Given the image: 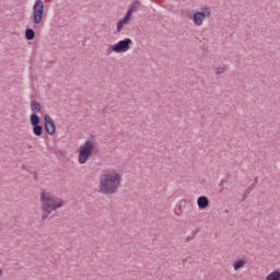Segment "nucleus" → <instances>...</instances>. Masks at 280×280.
Segmentation results:
<instances>
[{
    "label": "nucleus",
    "mask_w": 280,
    "mask_h": 280,
    "mask_svg": "<svg viewBox=\"0 0 280 280\" xmlns=\"http://www.w3.org/2000/svg\"><path fill=\"white\" fill-rule=\"evenodd\" d=\"M119 187H121V174L104 171L100 176L98 189L103 196H113L114 194H117Z\"/></svg>",
    "instance_id": "f257e3e1"
},
{
    "label": "nucleus",
    "mask_w": 280,
    "mask_h": 280,
    "mask_svg": "<svg viewBox=\"0 0 280 280\" xmlns=\"http://www.w3.org/2000/svg\"><path fill=\"white\" fill-rule=\"evenodd\" d=\"M39 199L42 202L43 222L51 215V211H57V209H61V207L65 206V201H62L61 198L51 195V192L42 191Z\"/></svg>",
    "instance_id": "f03ea898"
},
{
    "label": "nucleus",
    "mask_w": 280,
    "mask_h": 280,
    "mask_svg": "<svg viewBox=\"0 0 280 280\" xmlns=\"http://www.w3.org/2000/svg\"><path fill=\"white\" fill-rule=\"evenodd\" d=\"M100 149L95 147V142L93 140H86L83 145L80 147L79 150V163L84 165L93 154H97Z\"/></svg>",
    "instance_id": "7ed1b4c3"
},
{
    "label": "nucleus",
    "mask_w": 280,
    "mask_h": 280,
    "mask_svg": "<svg viewBox=\"0 0 280 280\" xmlns=\"http://www.w3.org/2000/svg\"><path fill=\"white\" fill-rule=\"evenodd\" d=\"M43 16H45V2L43 0H35L33 4V23L40 25L43 23Z\"/></svg>",
    "instance_id": "20e7f679"
},
{
    "label": "nucleus",
    "mask_w": 280,
    "mask_h": 280,
    "mask_svg": "<svg viewBox=\"0 0 280 280\" xmlns=\"http://www.w3.org/2000/svg\"><path fill=\"white\" fill-rule=\"evenodd\" d=\"M31 126H33V135L35 137H43L44 128L40 125V116L38 114L33 113L30 116Z\"/></svg>",
    "instance_id": "39448f33"
},
{
    "label": "nucleus",
    "mask_w": 280,
    "mask_h": 280,
    "mask_svg": "<svg viewBox=\"0 0 280 280\" xmlns=\"http://www.w3.org/2000/svg\"><path fill=\"white\" fill-rule=\"evenodd\" d=\"M130 47H132V39L126 37L114 44L113 49L115 50V54H126V51H129Z\"/></svg>",
    "instance_id": "423d86ee"
},
{
    "label": "nucleus",
    "mask_w": 280,
    "mask_h": 280,
    "mask_svg": "<svg viewBox=\"0 0 280 280\" xmlns=\"http://www.w3.org/2000/svg\"><path fill=\"white\" fill-rule=\"evenodd\" d=\"M209 16H211V9L206 7L205 11H198L194 13L192 21L196 25H202L205 19H209Z\"/></svg>",
    "instance_id": "0eeeda50"
},
{
    "label": "nucleus",
    "mask_w": 280,
    "mask_h": 280,
    "mask_svg": "<svg viewBox=\"0 0 280 280\" xmlns=\"http://www.w3.org/2000/svg\"><path fill=\"white\" fill-rule=\"evenodd\" d=\"M44 130L47 132V135H56V122L54 121V118L49 116V114L44 115Z\"/></svg>",
    "instance_id": "6e6552de"
},
{
    "label": "nucleus",
    "mask_w": 280,
    "mask_h": 280,
    "mask_svg": "<svg viewBox=\"0 0 280 280\" xmlns=\"http://www.w3.org/2000/svg\"><path fill=\"white\" fill-rule=\"evenodd\" d=\"M197 207L201 210L207 209V207H209V197H207V196L198 197Z\"/></svg>",
    "instance_id": "1a4fd4ad"
},
{
    "label": "nucleus",
    "mask_w": 280,
    "mask_h": 280,
    "mask_svg": "<svg viewBox=\"0 0 280 280\" xmlns=\"http://www.w3.org/2000/svg\"><path fill=\"white\" fill-rule=\"evenodd\" d=\"M24 36L26 40H34V38H36V32L34 28H26Z\"/></svg>",
    "instance_id": "9d476101"
},
{
    "label": "nucleus",
    "mask_w": 280,
    "mask_h": 280,
    "mask_svg": "<svg viewBox=\"0 0 280 280\" xmlns=\"http://www.w3.org/2000/svg\"><path fill=\"white\" fill-rule=\"evenodd\" d=\"M31 110L33 113H35V115H36V113H40V110H42L40 103L36 100H33L31 102Z\"/></svg>",
    "instance_id": "9b49d317"
},
{
    "label": "nucleus",
    "mask_w": 280,
    "mask_h": 280,
    "mask_svg": "<svg viewBox=\"0 0 280 280\" xmlns=\"http://www.w3.org/2000/svg\"><path fill=\"white\" fill-rule=\"evenodd\" d=\"M266 280H280V269H276L272 272H270L266 277Z\"/></svg>",
    "instance_id": "f8f14e48"
},
{
    "label": "nucleus",
    "mask_w": 280,
    "mask_h": 280,
    "mask_svg": "<svg viewBox=\"0 0 280 280\" xmlns=\"http://www.w3.org/2000/svg\"><path fill=\"white\" fill-rule=\"evenodd\" d=\"M244 266H246V261L244 259H238L233 264L234 270H240L241 268H244Z\"/></svg>",
    "instance_id": "ddd939ff"
},
{
    "label": "nucleus",
    "mask_w": 280,
    "mask_h": 280,
    "mask_svg": "<svg viewBox=\"0 0 280 280\" xmlns=\"http://www.w3.org/2000/svg\"><path fill=\"white\" fill-rule=\"evenodd\" d=\"M253 189H255V184L250 185L244 192L243 197H242V202H244V200H246L249 196V194L253 191Z\"/></svg>",
    "instance_id": "4468645a"
},
{
    "label": "nucleus",
    "mask_w": 280,
    "mask_h": 280,
    "mask_svg": "<svg viewBox=\"0 0 280 280\" xmlns=\"http://www.w3.org/2000/svg\"><path fill=\"white\" fill-rule=\"evenodd\" d=\"M139 5H141V3H140L139 1H135V2L130 5L129 10H132V12H135V10H139Z\"/></svg>",
    "instance_id": "2eb2a0df"
},
{
    "label": "nucleus",
    "mask_w": 280,
    "mask_h": 280,
    "mask_svg": "<svg viewBox=\"0 0 280 280\" xmlns=\"http://www.w3.org/2000/svg\"><path fill=\"white\" fill-rule=\"evenodd\" d=\"M224 71H226V68L218 67L215 73H217V75H222V73H224Z\"/></svg>",
    "instance_id": "dca6fc26"
},
{
    "label": "nucleus",
    "mask_w": 280,
    "mask_h": 280,
    "mask_svg": "<svg viewBox=\"0 0 280 280\" xmlns=\"http://www.w3.org/2000/svg\"><path fill=\"white\" fill-rule=\"evenodd\" d=\"M124 23L119 20L118 22H117V27H116V30H117V32H121V30H124Z\"/></svg>",
    "instance_id": "f3484780"
},
{
    "label": "nucleus",
    "mask_w": 280,
    "mask_h": 280,
    "mask_svg": "<svg viewBox=\"0 0 280 280\" xmlns=\"http://www.w3.org/2000/svg\"><path fill=\"white\" fill-rule=\"evenodd\" d=\"M132 12H135V11H132V9H128V11H127V13L125 14V16H127V19L130 20V18L132 16Z\"/></svg>",
    "instance_id": "a211bd4d"
},
{
    "label": "nucleus",
    "mask_w": 280,
    "mask_h": 280,
    "mask_svg": "<svg viewBox=\"0 0 280 280\" xmlns=\"http://www.w3.org/2000/svg\"><path fill=\"white\" fill-rule=\"evenodd\" d=\"M125 25H128V23L130 22L129 18H127L126 15L120 20Z\"/></svg>",
    "instance_id": "6ab92c4d"
},
{
    "label": "nucleus",
    "mask_w": 280,
    "mask_h": 280,
    "mask_svg": "<svg viewBox=\"0 0 280 280\" xmlns=\"http://www.w3.org/2000/svg\"><path fill=\"white\" fill-rule=\"evenodd\" d=\"M115 45H109L108 48H107V54H110L112 51L115 52V49H114Z\"/></svg>",
    "instance_id": "aec40b11"
},
{
    "label": "nucleus",
    "mask_w": 280,
    "mask_h": 280,
    "mask_svg": "<svg viewBox=\"0 0 280 280\" xmlns=\"http://www.w3.org/2000/svg\"><path fill=\"white\" fill-rule=\"evenodd\" d=\"M34 180L38 183V175H36V173H34Z\"/></svg>",
    "instance_id": "412c9836"
},
{
    "label": "nucleus",
    "mask_w": 280,
    "mask_h": 280,
    "mask_svg": "<svg viewBox=\"0 0 280 280\" xmlns=\"http://www.w3.org/2000/svg\"><path fill=\"white\" fill-rule=\"evenodd\" d=\"M257 180H258V178L256 177V178L254 179V183H253L252 185L256 186V185H257Z\"/></svg>",
    "instance_id": "4be33fe9"
},
{
    "label": "nucleus",
    "mask_w": 280,
    "mask_h": 280,
    "mask_svg": "<svg viewBox=\"0 0 280 280\" xmlns=\"http://www.w3.org/2000/svg\"><path fill=\"white\" fill-rule=\"evenodd\" d=\"M21 167L22 170H27V166H25V164H23Z\"/></svg>",
    "instance_id": "5701e85b"
},
{
    "label": "nucleus",
    "mask_w": 280,
    "mask_h": 280,
    "mask_svg": "<svg viewBox=\"0 0 280 280\" xmlns=\"http://www.w3.org/2000/svg\"><path fill=\"white\" fill-rule=\"evenodd\" d=\"M3 276V269H0V277Z\"/></svg>",
    "instance_id": "b1692460"
},
{
    "label": "nucleus",
    "mask_w": 280,
    "mask_h": 280,
    "mask_svg": "<svg viewBox=\"0 0 280 280\" xmlns=\"http://www.w3.org/2000/svg\"><path fill=\"white\" fill-rule=\"evenodd\" d=\"M175 213H176V215H180V212H178V211H176V210H175Z\"/></svg>",
    "instance_id": "393cba45"
},
{
    "label": "nucleus",
    "mask_w": 280,
    "mask_h": 280,
    "mask_svg": "<svg viewBox=\"0 0 280 280\" xmlns=\"http://www.w3.org/2000/svg\"><path fill=\"white\" fill-rule=\"evenodd\" d=\"M32 148H34V147L30 145V147H28V150H32Z\"/></svg>",
    "instance_id": "a878e982"
}]
</instances>
